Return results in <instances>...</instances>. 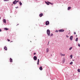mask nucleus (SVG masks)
I'll return each mask as SVG.
<instances>
[{
    "instance_id": "f257e3e1",
    "label": "nucleus",
    "mask_w": 80,
    "mask_h": 80,
    "mask_svg": "<svg viewBox=\"0 0 80 80\" xmlns=\"http://www.w3.org/2000/svg\"><path fill=\"white\" fill-rule=\"evenodd\" d=\"M47 32L48 36H50V30L48 29Z\"/></svg>"
},
{
    "instance_id": "f03ea898",
    "label": "nucleus",
    "mask_w": 80,
    "mask_h": 80,
    "mask_svg": "<svg viewBox=\"0 0 80 80\" xmlns=\"http://www.w3.org/2000/svg\"><path fill=\"white\" fill-rule=\"evenodd\" d=\"M46 25H48L50 24V22L48 21H47L46 22Z\"/></svg>"
},
{
    "instance_id": "7ed1b4c3",
    "label": "nucleus",
    "mask_w": 80,
    "mask_h": 80,
    "mask_svg": "<svg viewBox=\"0 0 80 80\" xmlns=\"http://www.w3.org/2000/svg\"><path fill=\"white\" fill-rule=\"evenodd\" d=\"M65 30L64 29H60L58 30V32H63Z\"/></svg>"
},
{
    "instance_id": "20e7f679",
    "label": "nucleus",
    "mask_w": 80,
    "mask_h": 80,
    "mask_svg": "<svg viewBox=\"0 0 80 80\" xmlns=\"http://www.w3.org/2000/svg\"><path fill=\"white\" fill-rule=\"evenodd\" d=\"M33 59L34 60H37V57L36 56H34L33 57Z\"/></svg>"
},
{
    "instance_id": "39448f33",
    "label": "nucleus",
    "mask_w": 80,
    "mask_h": 80,
    "mask_svg": "<svg viewBox=\"0 0 80 80\" xmlns=\"http://www.w3.org/2000/svg\"><path fill=\"white\" fill-rule=\"evenodd\" d=\"M45 3H46L48 5H49L50 4V2L48 1L47 2L45 1Z\"/></svg>"
},
{
    "instance_id": "423d86ee",
    "label": "nucleus",
    "mask_w": 80,
    "mask_h": 80,
    "mask_svg": "<svg viewBox=\"0 0 80 80\" xmlns=\"http://www.w3.org/2000/svg\"><path fill=\"white\" fill-rule=\"evenodd\" d=\"M12 3L13 4H14V5H15V4H16L17 3V2H16V0H15Z\"/></svg>"
},
{
    "instance_id": "0eeeda50",
    "label": "nucleus",
    "mask_w": 80,
    "mask_h": 80,
    "mask_svg": "<svg viewBox=\"0 0 80 80\" xmlns=\"http://www.w3.org/2000/svg\"><path fill=\"white\" fill-rule=\"evenodd\" d=\"M70 39L71 41L73 40V36H71L70 37Z\"/></svg>"
},
{
    "instance_id": "6e6552de",
    "label": "nucleus",
    "mask_w": 80,
    "mask_h": 80,
    "mask_svg": "<svg viewBox=\"0 0 80 80\" xmlns=\"http://www.w3.org/2000/svg\"><path fill=\"white\" fill-rule=\"evenodd\" d=\"M10 62H13V60L11 58H10Z\"/></svg>"
},
{
    "instance_id": "1a4fd4ad",
    "label": "nucleus",
    "mask_w": 80,
    "mask_h": 80,
    "mask_svg": "<svg viewBox=\"0 0 80 80\" xmlns=\"http://www.w3.org/2000/svg\"><path fill=\"white\" fill-rule=\"evenodd\" d=\"M42 16H43V13H41L39 14V17H42Z\"/></svg>"
},
{
    "instance_id": "9d476101",
    "label": "nucleus",
    "mask_w": 80,
    "mask_h": 80,
    "mask_svg": "<svg viewBox=\"0 0 80 80\" xmlns=\"http://www.w3.org/2000/svg\"><path fill=\"white\" fill-rule=\"evenodd\" d=\"M3 22L4 23H6V20L5 19H3Z\"/></svg>"
},
{
    "instance_id": "9b49d317",
    "label": "nucleus",
    "mask_w": 80,
    "mask_h": 80,
    "mask_svg": "<svg viewBox=\"0 0 80 80\" xmlns=\"http://www.w3.org/2000/svg\"><path fill=\"white\" fill-rule=\"evenodd\" d=\"M4 50H7V48L6 46H5L4 47Z\"/></svg>"
},
{
    "instance_id": "f8f14e48",
    "label": "nucleus",
    "mask_w": 80,
    "mask_h": 80,
    "mask_svg": "<svg viewBox=\"0 0 80 80\" xmlns=\"http://www.w3.org/2000/svg\"><path fill=\"white\" fill-rule=\"evenodd\" d=\"M39 69L40 70H43V69L42 68V67L41 66L40 67H39Z\"/></svg>"
},
{
    "instance_id": "ddd939ff",
    "label": "nucleus",
    "mask_w": 80,
    "mask_h": 80,
    "mask_svg": "<svg viewBox=\"0 0 80 80\" xmlns=\"http://www.w3.org/2000/svg\"><path fill=\"white\" fill-rule=\"evenodd\" d=\"M19 3L20 6H21V5H22V2H21L20 1L19 2Z\"/></svg>"
},
{
    "instance_id": "4468645a",
    "label": "nucleus",
    "mask_w": 80,
    "mask_h": 80,
    "mask_svg": "<svg viewBox=\"0 0 80 80\" xmlns=\"http://www.w3.org/2000/svg\"><path fill=\"white\" fill-rule=\"evenodd\" d=\"M4 30H9V29L6 28H4Z\"/></svg>"
},
{
    "instance_id": "2eb2a0df",
    "label": "nucleus",
    "mask_w": 80,
    "mask_h": 80,
    "mask_svg": "<svg viewBox=\"0 0 80 80\" xmlns=\"http://www.w3.org/2000/svg\"><path fill=\"white\" fill-rule=\"evenodd\" d=\"M65 59H63L62 61V63H65Z\"/></svg>"
},
{
    "instance_id": "dca6fc26",
    "label": "nucleus",
    "mask_w": 80,
    "mask_h": 80,
    "mask_svg": "<svg viewBox=\"0 0 80 80\" xmlns=\"http://www.w3.org/2000/svg\"><path fill=\"white\" fill-rule=\"evenodd\" d=\"M37 65H39V59H38V63Z\"/></svg>"
},
{
    "instance_id": "f3484780",
    "label": "nucleus",
    "mask_w": 80,
    "mask_h": 80,
    "mask_svg": "<svg viewBox=\"0 0 80 80\" xmlns=\"http://www.w3.org/2000/svg\"><path fill=\"white\" fill-rule=\"evenodd\" d=\"M78 38H77L76 39L75 41H76V42H78Z\"/></svg>"
},
{
    "instance_id": "a211bd4d",
    "label": "nucleus",
    "mask_w": 80,
    "mask_h": 80,
    "mask_svg": "<svg viewBox=\"0 0 80 80\" xmlns=\"http://www.w3.org/2000/svg\"><path fill=\"white\" fill-rule=\"evenodd\" d=\"M48 51H49V50L48 49V48H47L46 49V52H48Z\"/></svg>"
},
{
    "instance_id": "6ab92c4d",
    "label": "nucleus",
    "mask_w": 80,
    "mask_h": 80,
    "mask_svg": "<svg viewBox=\"0 0 80 80\" xmlns=\"http://www.w3.org/2000/svg\"><path fill=\"white\" fill-rule=\"evenodd\" d=\"M70 9H71V7H69L68 8V10H70Z\"/></svg>"
},
{
    "instance_id": "aec40b11",
    "label": "nucleus",
    "mask_w": 80,
    "mask_h": 80,
    "mask_svg": "<svg viewBox=\"0 0 80 80\" xmlns=\"http://www.w3.org/2000/svg\"><path fill=\"white\" fill-rule=\"evenodd\" d=\"M70 65H72L73 64V62H71L70 63Z\"/></svg>"
},
{
    "instance_id": "412c9836",
    "label": "nucleus",
    "mask_w": 80,
    "mask_h": 80,
    "mask_svg": "<svg viewBox=\"0 0 80 80\" xmlns=\"http://www.w3.org/2000/svg\"><path fill=\"white\" fill-rule=\"evenodd\" d=\"M72 49V47H71V48H69V50H71Z\"/></svg>"
},
{
    "instance_id": "4be33fe9",
    "label": "nucleus",
    "mask_w": 80,
    "mask_h": 80,
    "mask_svg": "<svg viewBox=\"0 0 80 80\" xmlns=\"http://www.w3.org/2000/svg\"><path fill=\"white\" fill-rule=\"evenodd\" d=\"M53 34L52 33H51L50 34V37H52V36H53Z\"/></svg>"
},
{
    "instance_id": "5701e85b",
    "label": "nucleus",
    "mask_w": 80,
    "mask_h": 80,
    "mask_svg": "<svg viewBox=\"0 0 80 80\" xmlns=\"http://www.w3.org/2000/svg\"><path fill=\"white\" fill-rule=\"evenodd\" d=\"M71 58H72V57H73V55H71L70 56Z\"/></svg>"
},
{
    "instance_id": "b1692460",
    "label": "nucleus",
    "mask_w": 80,
    "mask_h": 80,
    "mask_svg": "<svg viewBox=\"0 0 80 80\" xmlns=\"http://www.w3.org/2000/svg\"><path fill=\"white\" fill-rule=\"evenodd\" d=\"M78 72H80V69H78Z\"/></svg>"
},
{
    "instance_id": "393cba45",
    "label": "nucleus",
    "mask_w": 80,
    "mask_h": 80,
    "mask_svg": "<svg viewBox=\"0 0 80 80\" xmlns=\"http://www.w3.org/2000/svg\"><path fill=\"white\" fill-rule=\"evenodd\" d=\"M49 4H51V5H53V3H52L49 2Z\"/></svg>"
},
{
    "instance_id": "a878e982",
    "label": "nucleus",
    "mask_w": 80,
    "mask_h": 80,
    "mask_svg": "<svg viewBox=\"0 0 80 80\" xmlns=\"http://www.w3.org/2000/svg\"><path fill=\"white\" fill-rule=\"evenodd\" d=\"M78 46L80 47V44L79 43L78 44Z\"/></svg>"
},
{
    "instance_id": "bb28decb",
    "label": "nucleus",
    "mask_w": 80,
    "mask_h": 80,
    "mask_svg": "<svg viewBox=\"0 0 80 80\" xmlns=\"http://www.w3.org/2000/svg\"><path fill=\"white\" fill-rule=\"evenodd\" d=\"M62 56H63V57H65V54H63Z\"/></svg>"
},
{
    "instance_id": "cd10ccee",
    "label": "nucleus",
    "mask_w": 80,
    "mask_h": 80,
    "mask_svg": "<svg viewBox=\"0 0 80 80\" xmlns=\"http://www.w3.org/2000/svg\"><path fill=\"white\" fill-rule=\"evenodd\" d=\"M55 32H58V31L57 30H56Z\"/></svg>"
},
{
    "instance_id": "c85d7f7f",
    "label": "nucleus",
    "mask_w": 80,
    "mask_h": 80,
    "mask_svg": "<svg viewBox=\"0 0 80 80\" xmlns=\"http://www.w3.org/2000/svg\"><path fill=\"white\" fill-rule=\"evenodd\" d=\"M66 37H67V38H68V37H69V36H68V35H67Z\"/></svg>"
},
{
    "instance_id": "c756f323",
    "label": "nucleus",
    "mask_w": 80,
    "mask_h": 80,
    "mask_svg": "<svg viewBox=\"0 0 80 80\" xmlns=\"http://www.w3.org/2000/svg\"><path fill=\"white\" fill-rule=\"evenodd\" d=\"M16 2H17H17H19V0H18V1H16Z\"/></svg>"
},
{
    "instance_id": "7c9ffc66",
    "label": "nucleus",
    "mask_w": 80,
    "mask_h": 80,
    "mask_svg": "<svg viewBox=\"0 0 80 80\" xmlns=\"http://www.w3.org/2000/svg\"><path fill=\"white\" fill-rule=\"evenodd\" d=\"M8 42H10V39H8Z\"/></svg>"
},
{
    "instance_id": "2f4dec72",
    "label": "nucleus",
    "mask_w": 80,
    "mask_h": 80,
    "mask_svg": "<svg viewBox=\"0 0 80 80\" xmlns=\"http://www.w3.org/2000/svg\"><path fill=\"white\" fill-rule=\"evenodd\" d=\"M60 55H61V56H63V54H62V53H61Z\"/></svg>"
},
{
    "instance_id": "473e14b6",
    "label": "nucleus",
    "mask_w": 80,
    "mask_h": 80,
    "mask_svg": "<svg viewBox=\"0 0 80 80\" xmlns=\"http://www.w3.org/2000/svg\"><path fill=\"white\" fill-rule=\"evenodd\" d=\"M8 0H4V2H6V1H8Z\"/></svg>"
},
{
    "instance_id": "72a5a7b5",
    "label": "nucleus",
    "mask_w": 80,
    "mask_h": 80,
    "mask_svg": "<svg viewBox=\"0 0 80 80\" xmlns=\"http://www.w3.org/2000/svg\"><path fill=\"white\" fill-rule=\"evenodd\" d=\"M74 33L75 35L76 34V32H74Z\"/></svg>"
},
{
    "instance_id": "f704fd0d",
    "label": "nucleus",
    "mask_w": 80,
    "mask_h": 80,
    "mask_svg": "<svg viewBox=\"0 0 80 80\" xmlns=\"http://www.w3.org/2000/svg\"><path fill=\"white\" fill-rule=\"evenodd\" d=\"M36 53L35 52L34 53L33 55H36Z\"/></svg>"
},
{
    "instance_id": "c9c22d12",
    "label": "nucleus",
    "mask_w": 80,
    "mask_h": 80,
    "mask_svg": "<svg viewBox=\"0 0 80 80\" xmlns=\"http://www.w3.org/2000/svg\"><path fill=\"white\" fill-rule=\"evenodd\" d=\"M18 8V7H16V8Z\"/></svg>"
},
{
    "instance_id": "e433bc0d",
    "label": "nucleus",
    "mask_w": 80,
    "mask_h": 80,
    "mask_svg": "<svg viewBox=\"0 0 80 80\" xmlns=\"http://www.w3.org/2000/svg\"><path fill=\"white\" fill-rule=\"evenodd\" d=\"M0 32H2V29H0Z\"/></svg>"
},
{
    "instance_id": "4c0bfd02",
    "label": "nucleus",
    "mask_w": 80,
    "mask_h": 80,
    "mask_svg": "<svg viewBox=\"0 0 80 80\" xmlns=\"http://www.w3.org/2000/svg\"><path fill=\"white\" fill-rule=\"evenodd\" d=\"M72 61H75V60H72Z\"/></svg>"
},
{
    "instance_id": "58836bf2",
    "label": "nucleus",
    "mask_w": 80,
    "mask_h": 80,
    "mask_svg": "<svg viewBox=\"0 0 80 80\" xmlns=\"http://www.w3.org/2000/svg\"><path fill=\"white\" fill-rule=\"evenodd\" d=\"M1 19V17H0V20Z\"/></svg>"
},
{
    "instance_id": "ea45409f",
    "label": "nucleus",
    "mask_w": 80,
    "mask_h": 80,
    "mask_svg": "<svg viewBox=\"0 0 80 80\" xmlns=\"http://www.w3.org/2000/svg\"><path fill=\"white\" fill-rule=\"evenodd\" d=\"M49 41L48 42V44H49Z\"/></svg>"
},
{
    "instance_id": "a19ab883",
    "label": "nucleus",
    "mask_w": 80,
    "mask_h": 80,
    "mask_svg": "<svg viewBox=\"0 0 80 80\" xmlns=\"http://www.w3.org/2000/svg\"><path fill=\"white\" fill-rule=\"evenodd\" d=\"M17 25H18V24H17Z\"/></svg>"
},
{
    "instance_id": "79ce46f5",
    "label": "nucleus",
    "mask_w": 80,
    "mask_h": 80,
    "mask_svg": "<svg viewBox=\"0 0 80 80\" xmlns=\"http://www.w3.org/2000/svg\"><path fill=\"white\" fill-rule=\"evenodd\" d=\"M11 42H13V41H12Z\"/></svg>"
},
{
    "instance_id": "37998d69",
    "label": "nucleus",
    "mask_w": 80,
    "mask_h": 80,
    "mask_svg": "<svg viewBox=\"0 0 80 80\" xmlns=\"http://www.w3.org/2000/svg\"><path fill=\"white\" fill-rule=\"evenodd\" d=\"M49 44H48V45Z\"/></svg>"
},
{
    "instance_id": "c03bdc74",
    "label": "nucleus",
    "mask_w": 80,
    "mask_h": 80,
    "mask_svg": "<svg viewBox=\"0 0 80 80\" xmlns=\"http://www.w3.org/2000/svg\"><path fill=\"white\" fill-rule=\"evenodd\" d=\"M77 35L76 37H77Z\"/></svg>"
}]
</instances>
